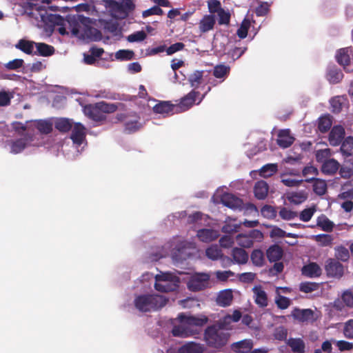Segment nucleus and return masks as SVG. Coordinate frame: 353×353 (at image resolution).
Masks as SVG:
<instances>
[{
  "label": "nucleus",
  "instance_id": "nucleus-27",
  "mask_svg": "<svg viewBox=\"0 0 353 353\" xmlns=\"http://www.w3.org/2000/svg\"><path fill=\"white\" fill-rule=\"evenodd\" d=\"M198 92L192 91L185 96L181 101L180 108L182 110L185 111L192 107L196 101V98L199 95Z\"/></svg>",
  "mask_w": 353,
  "mask_h": 353
},
{
  "label": "nucleus",
  "instance_id": "nucleus-25",
  "mask_svg": "<svg viewBox=\"0 0 353 353\" xmlns=\"http://www.w3.org/2000/svg\"><path fill=\"white\" fill-rule=\"evenodd\" d=\"M292 316L296 320L305 322L313 319V312L310 309H294L292 312Z\"/></svg>",
  "mask_w": 353,
  "mask_h": 353
},
{
  "label": "nucleus",
  "instance_id": "nucleus-10",
  "mask_svg": "<svg viewBox=\"0 0 353 353\" xmlns=\"http://www.w3.org/2000/svg\"><path fill=\"white\" fill-rule=\"evenodd\" d=\"M189 248H194V244L184 241L180 242L172 253V259L177 262L185 260L191 254L187 251Z\"/></svg>",
  "mask_w": 353,
  "mask_h": 353
},
{
  "label": "nucleus",
  "instance_id": "nucleus-43",
  "mask_svg": "<svg viewBox=\"0 0 353 353\" xmlns=\"http://www.w3.org/2000/svg\"><path fill=\"white\" fill-rule=\"evenodd\" d=\"M35 46L38 53L42 56H50L54 52V48L43 43H36Z\"/></svg>",
  "mask_w": 353,
  "mask_h": 353
},
{
  "label": "nucleus",
  "instance_id": "nucleus-61",
  "mask_svg": "<svg viewBox=\"0 0 353 353\" xmlns=\"http://www.w3.org/2000/svg\"><path fill=\"white\" fill-rule=\"evenodd\" d=\"M261 214L267 219H274L276 216V212L272 206L265 205L261 210Z\"/></svg>",
  "mask_w": 353,
  "mask_h": 353
},
{
  "label": "nucleus",
  "instance_id": "nucleus-30",
  "mask_svg": "<svg viewBox=\"0 0 353 353\" xmlns=\"http://www.w3.org/2000/svg\"><path fill=\"white\" fill-rule=\"evenodd\" d=\"M268 192V185L264 181H258L254 186V194L259 199H263Z\"/></svg>",
  "mask_w": 353,
  "mask_h": 353
},
{
  "label": "nucleus",
  "instance_id": "nucleus-47",
  "mask_svg": "<svg viewBox=\"0 0 353 353\" xmlns=\"http://www.w3.org/2000/svg\"><path fill=\"white\" fill-rule=\"evenodd\" d=\"M279 216L282 219L290 221L298 216V213L287 208H281L279 212Z\"/></svg>",
  "mask_w": 353,
  "mask_h": 353
},
{
  "label": "nucleus",
  "instance_id": "nucleus-29",
  "mask_svg": "<svg viewBox=\"0 0 353 353\" xmlns=\"http://www.w3.org/2000/svg\"><path fill=\"white\" fill-rule=\"evenodd\" d=\"M233 262L238 264L246 263L248 260V253L243 249L234 248L232 251Z\"/></svg>",
  "mask_w": 353,
  "mask_h": 353
},
{
  "label": "nucleus",
  "instance_id": "nucleus-23",
  "mask_svg": "<svg viewBox=\"0 0 353 353\" xmlns=\"http://www.w3.org/2000/svg\"><path fill=\"white\" fill-rule=\"evenodd\" d=\"M241 225V222H238L236 219L228 217L224 221V225H223L221 230L224 233H234L239 230Z\"/></svg>",
  "mask_w": 353,
  "mask_h": 353
},
{
  "label": "nucleus",
  "instance_id": "nucleus-51",
  "mask_svg": "<svg viewBox=\"0 0 353 353\" xmlns=\"http://www.w3.org/2000/svg\"><path fill=\"white\" fill-rule=\"evenodd\" d=\"M353 149V137H348L343 142L341 151L345 155H350V151Z\"/></svg>",
  "mask_w": 353,
  "mask_h": 353
},
{
  "label": "nucleus",
  "instance_id": "nucleus-44",
  "mask_svg": "<svg viewBox=\"0 0 353 353\" xmlns=\"http://www.w3.org/2000/svg\"><path fill=\"white\" fill-rule=\"evenodd\" d=\"M34 125L38 130L43 134H48L52 130V125L48 121H38L34 123Z\"/></svg>",
  "mask_w": 353,
  "mask_h": 353
},
{
  "label": "nucleus",
  "instance_id": "nucleus-48",
  "mask_svg": "<svg viewBox=\"0 0 353 353\" xmlns=\"http://www.w3.org/2000/svg\"><path fill=\"white\" fill-rule=\"evenodd\" d=\"M316 225L324 231H331L334 226L333 223L325 216L318 217Z\"/></svg>",
  "mask_w": 353,
  "mask_h": 353
},
{
  "label": "nucleus",
  "instance_id": "nucleus-56",
  "mask_svg": "<svg viewBox=\"0 0 353 353\" xmlns=\"http://www.w3.org/2000/svg\"><path fill=\"white\" fill-rule=\"evenodd\" d=\"M327 79L330 83H336L343 79V74L339 70H330L327 74Z\"/></svg>",
  "mask_w": 353,
  "mask_h": 353
},
{
  "label": "nucleus",
  "instance_id": "nucleus-49",
  "mask_svg": "<svg viewBox=\"0 0 353 353\" xmlns=\"http://www.w3.org/2000/svg\"><path fill=\"white\" fill-rule=\"evenodd\" d=\"M217 281L220 282H226L230 278L234 276V273L231 270H217L214 272Z\"/></svg>",
  "mask_w": 353,
  "mask_h": 353
},
{
  "label": "nucleus",
  "instance_id": "nucleus-38",
  "mask_svg": "<svg viewBox=\"0 0 353 353\" xmlns=\"http://www.w3.org/2000/svg\"><path fill=\"white\" fill-rule=\"evenodd\" d=\"M307 198V195L303 191L292 192L288 196V201L294 204H300L304 202Z\"/></svg>",
  "mask_w": 353,
  "mask_h": 353
},
{
  "label": "nucleus",
  "instance_id": "nucleus-12",
  "mask_svg": "<svg viewBox=\"0 0 353 353\" xmlns=\"http://www.w3.org/2000/svg\"><path fill=\"white\" fill-rule=\"evenodd\" d=\"M325 269L328 276L340 278L343 274V266L332 259L327 260Z\"/></svg>",
  "mask_w": 353,
  "mask_h": 353
},
{
  "label": "nucleus",
  "instance_id": "nucleus-40",
  "mask_svg": "<svg viewBox=\"0 0 353 353\" xmlns=\"http://www.w3.org/2000/svg\"><path fill=\"white\" fill-rule=\"evenodd\" d=\"M73 124L72 121L68 119L61 118L56 121L55 128L61 132H68L70 130Z\"/></svg>",
  "mask_w": 353,
  "mask_h": 353
},
{
  "label": "nucleus",
  "instance_id": "nucleus-58",
  "mask_svg": "<svg viewBox=\"0 0 353 353\" xmlns=\"http://www.w3.org/2000/svg\"><path fill=\"white\" fill-rule=\"evenodd\" d=\"M315 212H316L315 207H310V208L304 209L303 211L301 212L299 218L301 221H303L304 222L309 221L313 216Z\"/></svg>",
  "mask_w": 353,
  "mask_h": 353
},
{
  "label": "nucleus",
  "instance_id": "nucleus-26",
  "mask_svg": "<svg viewBox=\"0 0 353 353\" xmlns=\"http://www.w3.org/2000/svg\"><path fill=\"white\" fill-rule=\"evenodd\" d=\"M294 141L288 130H281L278 134L277 143L282 148L289 147Z\"/></svg>",
  "mask_w": 353,
  "mask_h": 353
},
{
  "label": "nucleus",
  "instance_id": "nucleus-5",
  "mask_svg": "<svg viewBox=\"0 0 353 353\" xmlns=\"http://www.w3.org/2000/svg\"><path fill=\"white\" fill-rule=\"evenodd\" d=\"M154 278V288L157 291L169 292L176 290L179 286V278L172 273L161 272Z\"/></svg>",
  "mask_w": 353,
  "mask_h": 353
},
{
  "label": "nucleus",
  "instance_id": "nucleus-34",
  "mask_svg": "<svg viewBox=\"0 0 353 353\" xmlns=\"http://www.w3.org/2000/svg\"><path fill=\"white\" fill-rule=\"evenodd\" d=\"M277 170L278 166L276 163H268L261 168L259 174L262 177L267 178L272 176Z\"/></svg>",
  "mask_w": 353,
  "mask_h": 353
},
{
  "label": "nucleus",
  "instance_id": "nucleus-35",
  "mask_svg": "<svg viewBox=\"0 0 353 353\" xmlns=\"http://www.w3.org/2000/svg\"><path fill=\"white\" fill-rule=\"evenodd\" d=\"M313 181V190L319 195H323L327 191V183L325 181L321 179H314Z\"/></svg>",
  "mask_w": 353,
  "mask_h": 353
},
{
  "label": "nucleus",
  "instance_id": "nucleus-2",
  "mask_svg": "<svg viewBox=\"0 0 353 353\" xmlns=\"http://www.w3.org/2000/svg\"><path fill=\"white\" fill-rule=\"evenodd\" d=\"M103 1L112 17L119 19L127 17L135 8L132 0H103Z\"/></svg>",
  "mask_w": 353,
  "mask_h": 353
},
{
  "label": "nucleus",
  "instance_id": "nucleus-55",
  "mask_svg": "<svg viewBox=\"0 0 353 353\" xmlns=\"http://www.w3.org/2000/svg\"><path fill=\"white\" fill-rule=\"evenodd\" d=\"M345 99L341 97H336L330 100V105L333 112H339L341 109L343 104L344 103Z\"/></svg>",
  "mask_w": 353,
  "mask_h": 353
},
{
  "label": "nucleus",
  "instance_id": "nucleus-13",
  "mask_svg": "<svg viewBox=\"0 0 353 353\" xmlns=\"http://www.w3.org/2000/svg\"><path fill=\"white\" fill-rule=\"evenodd\" d=\"M71 139L74 144L80 146L85 143V128L80 123H74L72 127Z\"/></svg>",
  "mask_w": 353,
  "mask_h": 353
},
{
  "label": "nucleus",
  "instance_id": "nucleus-21",
  "mask_svg": "<svg viewBox=\"0 0 353 353\" xmlns=\"http://www.w3.org/2000/svg\"><path fill=\"white\" fill-rule=\"evenodd\" d=\"M96 31L95 29L85 28L83 23L77 24L72 28V34L80 39L90 38L92 33Z\"/></svg>",
  "mask_w": 353,
  "mask_h": 353
},
{
  "label": "nucleus",
  "instance_id": "nucleus-24",
  "mask_svg": "<svg viewBox=\"0 0 353 353\" xmlns=\"http://www.w3.org/2000/svg\"><path fill=\"white\" fill-rule=\"evenodd\" d=\"M302 272L308 277H318L321 274L322 270L316 263H310L302 268Z\"/></svg>",
  "mask_w": 353,
  "mask_h": 353
},
{
  "label": "nucleus",
  "instance_id": "nucleus-22",
  "mask_svg": "<svg viewBox=\"0 0 353 353\" xmlns=\"http://www.w3.org/2000/svg\"><path fill=\"white\" fill-rule=\"evenodd\" d=\"M232 291L227 289L219 292L216 297V303L220 306L226 307L232 303Z\"/></svg>",
  "mask_w": 353,
  "mask_h": 353
},
{
  "label": "nucleus",
  "instance_id": "nucleus-17",
  "mask_svg": "<svg viewBox=\"0 0 353 353\" xmlns=\"http://www.w3.org/2000/svg\"><path fill=\"white\" fill-rule=\"evenodd\" d=\"M345 135V130L341 125L334 126L330 134L329 141L332 145H339L341 144Z\"/></svg>",
  "mask_w": 353,
  "mask_h": 353
},
{
  "label": "nucleus",
  "instance_id": "nucleus-9",
  "mask_svg": "<svg viewBox=\"0 0 353 353\" xmlns=\"http://www.w3.org/2000/svg\"><path fill=\"white\" fill-rule=\"evenodd\" d=\"M262 239L263 234L258 230H252L248 234H239L236 236L238 245L243 248H250L254 241H259Z\"/></svg>",
  "mask_w": 353,
  "mask_h": 353
},
{
  "label": "nucleus",
  "instance_id": "nucleus-1",
  "mask_svg": "<svg viewBox=\"0 0 353 353\" xmlns=\"http://www.w3.org/2000/svg\"><path fill=\"white\" fill-rule=\"evenodd\" d=\"M179 325L172 329V334L178 337H188L199 333V328L208 322V318L203 314L191 316L181 314L178 316Z\"/></svg>",
  "mask_w": 353,
  "mask_h": 353
},
{
  "label": "nucleus",
  "instance_id": "nucleus-64",
  "mask_svg": "<svg viewBox=\"0 0 353 353\" xmlns=\"http://www.w3.org/2000/svg\"><path fill=\"white\" fill-rule=\"evenodd\" d=\"M341 299L346 306L353 307V294L352 292L345 291L341 295Z\"/></svg>",
  "mask_w": 353,
  "mask_h": 353
},
{
  "label": "nucleus",
  "instance_id": "nucleus-18",
  "mask_svg": "<svg viewBox=\"0 0 353 353\" xmlns=\"http://www.w3.org/2000/svg\"><path fill=\"white\" fill-rule=\"evenodd\" d=\"M196 236L200 241L209 243L216 240L219 236V232L212 229H201L198 230Z\"/></svg>",
  "mask_w": 353,
  "mask_h": 353
},
{
  "label": "nucleus",
  "instance_id": "nucleus-54",
  "mask_svg": "<svg viewBox=\"0 0 353 353\" xmlns=\"http://www.w3.org/2000/svg\"><path fill=\"white\" fill-rule=\"evenodd\" d=\"M332 125V121L329 116L321 117L319 121V129L321 132L327 131Z\"/></svg>",
  "mask_w": 353,
  "mask_h": 353
},
{
  "label": "nucleus",
  "instance_id": "nucleus-36",
  "mask_svg": "<svg viewBox=\"0 0 353 353\" xmlns=\"http://www.w3.org/2000/svg\"><path fill=\"white\" fill-rule=\"evenodd\" d=\"M319 173L316 168L312 165L305 166L302 171V175L305 178L306 182H311Z\"/></svg>",
  "mask_w": 353,
  "mask_h": 353
},
{
  "label": "nucleus",
  "instance_id": "nucleus-28",
  "mask_svg": "<svg viewBox=\"0 0 353 353\" xmlns=\"http://www.w3.org/2000/svg\"><path fill=\"white\" fill-rule=\"evenodd\" d=\"M203 345L194 342H190L183 345L179 350V353H203Z\"/></svg>",
  "mask_w": 353,
  "mask_h": 353
},
{
  "label": "nucleus",
  "instance_id": "nucleus-7",
  "mask_svg": "<svg viewBox=\"0 0 353 353\" xmlns=\"http://www.w3.org/2000/svg\"><path fill=\"white\" fill-rule=\"evenodd\" d=\"M208 8L212 15L216 16L219 25H228L230 21L231 14L229 10L222 8L221 2L218 0H209Z\"/></svg>",
  "mask_w": 353,
  "mask_h": 353
},
{
  "label": "nucleus",
  "instance_id": "nucleus-16",
  "mask_svg": "<svg viewBox=\"0 0 353 353\" xmlns=\"http://www.w3.org/2000/svg\"><path fill=\"white\" fill-rule=\"evenodd\" d=\"M205 254L208 258L213 261L223 259V262L228 263V265L232 263V260L229 257H223L222 251L216 245H212L207 248L205 250Z\"/></svg>",
  "mask_w": 353,
  "mask_h": 353
},
{
  "label": "nucleus",
  "instance_id": "nucleus-60",
  "mask_svg": "<svg viewBox=\"0 0 353 353\" xmlns=\"http://www.w3.org/2000/svg\"><path fill=\"white\" fill-rule=\"evenodd\" d=\"M335 250V256L338 259L343 261H346L348 260L350 254L347 248L344 247H339L336 248Z\"/></svg>",
  "mask_w": 353,
  "mask_h": 353
},
{
  "label": "nucleus",
  "instance_id": "nucleus-45",
  "mask_svg": "<svg viewBox=\"0 0 353 353\" xmlns=\"http://www.w3.org/2000/svg\"><path fill=\"white\" fill-rule=\"evenodd\" d=\"M35 43L29 41L21 40L16 47L27 54H31L34 50Z\"/></svg>",
  "mask_w": 353,
  "mask_h": 353
},
{
  "label": "nucleus",
  "instance_id": "nucleus-31",
  "mask_svg": "<svg viewBox=\"0 0 353 353\" xmlns=\"http://www.w3.org/2000/svg\"><path fill=\"white\" fill-rule=\"evenodd\" d=\"M28 144L27 139H20L14 141H10L8 145L10 146V152L17 154L27 147Z\"/></svg>",
  "mask_w": 353,
  "mask_h": 353
},
{
  "label": "nucleus",
  "instance_id": "nucleus-6",
  "mask_svg": "<svg viewBox=\"0 0 353 353\" xmlns=\"http://www.w3.org/2000/svg\"><path fill=\"white\" fill-rule=\"evenodd\" d=\"M229 334L220 326L214 325L205 330V339L206 342L215 347L223 346L228 342Z\"/></svg>",
  "mask_w": 353,
  "mask_h": 353
},
{
  "label": "nucleus",
  "instance_id": "nucleus-41",
  "mask_svg": "<svg viewBox=\"0 0 353 353\" xmlns=\"http://www.w3.org/2000/svg\"><path fill=\"white\" fill-rule=\"evenodd\" d=\"M275 303L278 307L280 309L284 310L288 308L290 305V300L283 296L281 294V292H279V288L276 290V294L275 297Z\"/></svg>",
  "mask_w": 353,
  "mask_h": 353
},
{
  "label": "nucleus",
  "instance_id": "nucleus-4",
  "mask_svg": "<svg viewBox=\"0 0 353 353\" xmlns=\"http://www.w3.org/2000/svg\"><path fill=\"white\" fill-rule=\"evenodd\" d=\"M117 106L114 103H107L103 101L94 105H86L83 108L85 115L94 121H99L105 119V113L115 112Z\"/></svg>",
  "mask_w": 353,
  "mask_h": 353
},
{
  "label": "nucleus",
  "instance_id": "nucleus-57",
  "mask_svg": "<svg viewBox=\"0 0 353 353\" xmlns=\"http://www.w3.org/2000/svg\"><path fill=\"white\" fill-rule=\"evenodd\" d=\"M230 67L225 65H216L214 69V75L216 78H224L228 75Z\"/></svg>",
  "mask_w": 353,
  "mask_h": 353
},
{
  "label": "nucleus",
  "instance_id": "nucleus-32",
  "mask_svg": "<svg viewBox=\"0 0 353 353\" xmlns=\"http://www.w3.org/2000/svg\"><path fill=\"white\" fill-rule=\"evenodd\" d=\"M339 167V163L334 159L325 161L322 165V172L325 174H332L335 173Z\"/></svg>",
  "mask_w": 353,
  "mask_h": 353
},
{
  "label": "nucleus",
  "instance_id": "nucleus-42",
  "mask_svg": "<svg viewBox=\"0 0 353 353\" xmlns=\"http://www.w3.org/2000/svg\"><path fill=\"white\" fill-rule=\"evenodd\" d=\"M281 182L288 187L299 186L303 181V179H294L292 176H288V174H281Z\"/></svg>",
  "mask_w": 353,
  "mask_h": 353
},
{
  "label": "nucleus",
  "instance_id": "nucleus-59",
  "mask_svg": "<svg viewBox=\"0 0 353 353\" xmlns=\"http://www.w3.org/2000/svg\"><path fill=\"white\" fill-rule=\"evenodd\" d=\"M252 263L257 266H261L263 263V253L259 250H255L251 254Z\"/></svg>",
  "mask_w": 353,
  "mask_h": 353
},
{
  "label": "nucleus",
  "instance_id": "nucleus-20",
  "mask_svg": "<svg viewBox=\"0 0 353 353\" xmlns=\"http://www.w3.org/2000/svg\"><path fill=\"white\" fill-rule=\"evenodd\" d=\"M216 21L214 15L205 14L199 23V29L201 32L205 33L214 28Z\"/></svg>",
  "mask_w": 353,
  "mask_h": 353
},
{
  "label": "nucleus",
  "instance_id": "nucleus-63",
  "mask_svg": "<svg viewBox=\"0 0 353 353\" xmlns=\"http://www.w3.org/2000/svg\"><path fill=\"white\" fill-rule=\"evenodd\" d=\"M344 336L347 339H353V319L348 320L344 324Z\"/></svg>",
  "mask_w": 353,
  "mask_h": 353
},
{
  "label": "nucleus",
  "instance_id": "nucleus-14",
  "mask_svg": "<svg viewBox=\"0 0 353 353\" xmlns=\"http://www.w3.org/2000/svg\"><path fill=\"white\" fill-rule=\"evenodd\" d=\"M351 53L352 49L350 48H345L339 50L336 54L337 62L347 72H353V70L347 68L350 62V54Z\"/></svg>",
  "mask_w": 353,
  "mask_h": 353
},
{
  "label": "nucleus",
  "instance_id": "nucleus-53",
  "mask_svg": "<svg viewBox=\"0 0 353 353\" xmlns=\"http://www.w3.org/2000/svg\"><path fill=\"white\" fill-rule=\"evenodd\" d=\"M134 52L130 50H120L115 53V59L121 61L130 60L133 58Z\"/></svg>",
  "mask_w": 353,
  "mask_h": 353
},
{
  "label": "nucleus",
  "instance_id": "nucleus-11",
  "mask_svg": "<svg viewBox=\"0 0 353 353\" xmlns=\"http://www.w3.org/2000/svg\"><path fill=\"white\" fill-rule=\"evenodd\" d=\"M216 197H219L221 199V202L225 206L233 209L237 210L241 209L243 205L242 201L230 193H224L223 195H219V191L216 192Z\"/></svg>",
  "mask_w": 353,
  "mask_h": 353
},
{
  "label": "nucleus",
  "instance_id": "nucleus-62",
  "mask_svg": "<svg viewBox=\"0 0 353 353\" xmlns=\"http://www.w3.org/2000/svg\"><path fill=\"white\" fill-rule=\"evenodd\" d=\"M147 35L143 31H137L128 37V41L130 42H139L143 41Z\"/></svg>",
  "mask_w": 353,
  "mask_h": 353
},
{
  "label": "nucleus",
  "instance_id": "nucleus-19",
  "mask_svg": "<svg viewBox=\"0 0 353 353\" xmlns=\"http://www.w3.org/2000/svg\"><path fill=\"white\" fill-rule=\"evenodd\" d=\"M253 347V343L251 339H244L231 345V349L236 353H248Z\"/></svg>",
  "mask_w": 353,
  "mask_h": 353
},
{
  "label": "nucleus",
  "instance_id": "nucleus-33",
  "mask_svg": "<svg viewBox=\"0 0 353 353\" xmlns=\"http://www.w3.org/2000/svg\"><path fill=\"white\" fill-rule=\"evenodd\" d=\"M283 255V250L279 245H272L267 250V256L270 261H279Z\"/></svg>",
  "mask_w": 353,
  "mask_h": 353
},
{
  "label": "nucleus",
  "instance_id": "nucleus-3",
  "mask_svg": "<svg viewBox=\"0 0 353 353\" xmlns=\"http://www.w3.org/2000/svg\"><path fill=\"white\" fill-rule=\"evenodd\" d=\"M167 299L161 295H142L134 300L137 309L141 312H148L163 307L167 303Z\"/></svg>",
  "mask_w": 353,
  "mask_h": 353
},
{
  "label": "nucleus",
  "instance_id": "nucleus-39",
  "mask_svg": "<svg viewBox=\"0 0 353 353\" xmlns=\"http://www.w3.org/2000/svg\"><path fill=\"white\" fill-rule=\"evenodd\" d=\"M154 112L161 114H168L172 111V105L168 102L162 101L153 107Z\"/></svg>",
  "mask_w": 353,
  "mask_h": 353
},
{
  "label": "nucleus",
  "instance_id": "nucleus-50",
  "mask_svg": "<svg viewBox=\"0 0 353 353\" xmlns=\"http://www.w3.org/2000/svg\"><path fill=\"white\" fill-rule=\"evenodd\" d=\"M321 246H327L332 244V238L329 234H319L312 236Z\"/></svg>",
  "mask_w": 353,
  "mask_h": 353
},
{
  "label": "nucleus",
  "instance_id": "nucleus-52",
  "mask_svg": "<svg viewBox=\"0 0 353 353\" xmlns=\"http://www.w3.org/2000/svg\"><path fill=\"white\" fill-rule=\"evenodd\" d=\"M250 24H251V23L249 19H245L242 21V23L236 32L237 35L241 39H244L247 37L248 31L250 27Z\"/></svg>",
  "mask_w": 353,
  "mask_h": 353
},
{
  "label": "nucleus",
  "instance_id": "nucleus-37",
  "mask_svg": "<svg viewBox=\"0 0 353 353\" xmlns=\"http://www.w3.org/2000/svg\"><path fill=\"white\" fill-rule=\"evenodd\" d=\"M288 344L295 353H303L305 351V343L300 339H290Z\"/></svg>",
  "mask_w": 353,
  "mask_h": 353
},
{
  "label": "nucleus",
  "instance_id": "nucleus-46",
  "mask_svg": "<svg viewBox=\"0 0 353 353\" xmlns=\"http://www.w3.org/2000/svg\"><path fill=\"white\" fill-rule=\"evenodd\" d=\"M203 71H195L189 77V81L192 87L198 88L203 82Z\"/></svg>",
  "mask_w": 353,
  "mask_h": 353
},
{
  "label": "nucleus",
  "instance_id": "nucleus-8",
  "mask_svg": "<svg viewBox=\"0 0 353 353\" xmlns=\"http://www.w3.org/2000/svg\"><path fill=\"white\" fill-rule=\"evenodd\" d=\"M210 278V274L207 273H194L189 278L188 288L192 292L204 290L209 286Z\"/></svg>",
  "mask_w": 353,
  "mask_h": 353
},
{
  "label": "nucleus",
  "instance_id": "nucleus-15",
  "mask_svg": "<svg viewBox=\"0 0 353 353\" xmlns=\"http://www.w3.org/2000/svg\"><path fill=\"white\" fill-rule=\"evenodd\" d=\"M255 303L261 307H266L268 303V295L261 285H255L252 288Z\"/></svg>",
  "mask_w": 353,
  "mask_h": 353
}]
</instances>
